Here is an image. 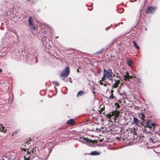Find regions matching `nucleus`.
<instances>
[{
  "label": "nucleus",
  "instance_id": "obj_1",
  "mask_svg": "<svg viewBox=\"0 0 160 160\" xmlns=\"http://www.w3.org/2000/svg\"><path fill=\"white\" fill-rule=\"evenodd\" d=\"M79 141L82 142L83 144H86L88 145L91 146L94 145V141L89 139H87L86 138H80Z\"/></svg>",
  "mask_w": 160,
  "mask_h": 160
},
{
  "label": "nucleus",
  "instance_id": "obj_2",
  "mask_svg": "<svg viewBox=\"0 0 160 160\" xmlns=\"http://www.w3.org/2000/svg\"><path fill=\"white\" fill-rule=\"evenodd\" d=\"M69 67L68 66H67L65 68L64 70L61 73L60 78L62 80H64L65 78L67 77L69 75Z\"/></svg>",
  "mask_w": 160,
  "mask_h": 160
},
{
  "label": "nucleus",
  "instance_id": "obj_3",
  "mask_svg": "<svg viewBox=\"0 0 160 160\" xmlns=\"http://www.w3.org/2000/svg\"><path fill=\"white\" fill-rule=\"evenodd\" d=\"M124 78V82L125 83L126 85L128 87H129L130 86V83L129 79H130V76L129 75V72H126L123 75Z\"/></svg>",
  "mask_w": 160,
  "mask_h": 160
},
{
  "label": "nucleus",
  "instance_id": "obj_4",
  "mask_svg": "<svg viewBox=\"0 0 160 160\" xmlns=\"http://www.w3.org/2000/svg\"><path fill=\"white\" fill-rule=\"evenodd\" d=\"M158 125L155 123H152L151 121L148 120L147 122V127L150 128L152 129L153 130L155 131V128Z\"/></svg>",
  "mask_w": 160,
  "mask_h": 160
},
{
  "label": "nucleus",
  "instance_id": "obj_5",
  "mask_svg": "<svg viewBox=\"0 0 160 160\" xmlns=\"http://www.w3.org/2000/svg\"><path fill=\"white\" fill-rule=\"evenodd\" d=\"M156 7L149 6L148 7L145 11V12L147 14H153L155 12V10L156 9Z\"/></svg>",
  "mask_w": 160,
  "mask_h": 160
},
{
  "label": "nucleus",
  "instance_id": "obj_6",
  "mask_svg": "<svg viewBox=\"0 0 160 160\" xmlns=\"http://www.w3.org/2000/svg\"><path fill=\"white\" fill-rule=\"evenodd\" d=\"M131 139L132 138L134 140H136L138 137V135L134 128L131 129Z\"/></svg>",
  "mask_w": 160,
  "mask_h": 160
},
{
  "label": "nucleus",
  "instance_id": "obj_7",
  "mask_svg": "<svg viewBox=\"0 0 160 160\" xmlns=\"http://www.w3.org/2000/svg\"><path fill=\"white\" fill-rule=\"evenodd\" d=\"M115 82L113 84L112 87H113L114 88H117L119 84L120 83V80H116V79L115 80Z\"/></svg>",
  "mask_w": 160,
  "mask_h": 160
},
{
  "label": "nucleus",
  "instance_id": "obj_8",
  "mask_svg": "<svg viewBox=\"0 0 160 160\" xmlns=\"http://www.w3.org/2000/svg\"><path fill=\"white\" fill-rule=\"evenodd\" d=\"M139 117L142 120L141 121V123L142 124L144 121V119L145 118V115L141 113V114L139 115Z\"/></svg>",
  "mask_w": 160,
  "mask_h": 160
},
{
  "label": "nucleus",
  "instance_id": "obj_9",
  "mask_svg": "<svg viewBox=\"0 0 160 160\" xmlns=\"http://www.w3.org/2000/svg\"><path fill=\"white\" fill-rule=\"evenodd\" d=\"M124 140H125V146H128L129 145L130 143V139H128V138H127L126 139H124Z\"/></svg>",
  "mask_w": 160,
  "mask_h": 160
},
{
  "label": "nucleus",
  "instance_id": "obj_10",
  "mask_svg": "<svg viewBox=\"0 0 160 160\" xmlns=\"http://www.w3.org/2000/svg\"><path fill=\"white\" fill-rule=\"evenodd\" d=\"M67 123L68 124L73 125L74 124V119H71L68 120Z\"/></svg>",
  "mask_w": 160,
  "mask_h": 160
},
{
  "label": "nucleus",
  "instance_id": "obj_11",
  "mask_svg": "<svg viewBox=\"0 0 160 160\" xmlns=\"http://www.w3.org/2000/svg\"><path fill=\"white\" fill-rule=\"evenodd\" d=\"M131 69L133 71H135V68H134V62L132 60H131Z\"/></svg>",
  "mask_w": 160,
  "mask_h": 160
},
{
  "label": "nucleus",
  "instance_id": "obj_12",
  "mask_svg": "<svg viewBox=\"0 0 160 160\" xmlns=\"http://www.w3.org/2000/svg\"><path fill=\"white\" fill-rule=\"evenodd\" d=\"M90 154L92 156L98 155L100 154V153L97 151H94L91 152Z\"/></svg>",
  "mask_w": 160,
  "mask_h": 160
},
{
  "label": "nucleus",
  "instance_id": "obj_13",
  "mask_svg": "<svg viewBox=\"0 0 160 160\" xmlns=\"http://www.w3.org/2000/svg\"><path fill=\"white\" fill-rule=\"evenodd\" d=\"M28 24H33V19L31 16H30L28 18Z\"/></svg>",
  "mask_w": 160,
  "mask_h": 160
},
{
  "label": "nucleus",
  "instance_id": "obj_14",
  "mask_svg": "<svg viewBox=\"0 0 160 160\" xmlns=\"http://www.w3.org/2000/svg\"><path fill=\"white\" fill-rule=\"evenodd\" d=\"M132 43L133 44V46H134L137 49H138L140 48V47L138 45L135 41H132Z\"/></svg>",
  "mask_w": 160,
  "mask_h": 160
},
{
  "label": "nucleus",
  "instance_id": "obj_15",
  "mask_svg": "<svg viewBox=\"0 0 160 160\" xmlns=\"http://www.w3.org/2000/svg\"><path fill=\"white\" fill-rule=\"evenodd\" d=\"M104 74L105 75L106 78H108L109 77H110L111 76H112V73H107V72H104Z\"/></svg>",
  "mask_w": 160,
  "mask_h": 160
},
{
  "label": "nucleus",
  "instance_id": "obj_16",
  "mask_svg": "<svg viewBox=\"0 0 160 160\" xmlns=\"http://www.w3.org/2000/svg\"><path fill=\"white\" fill-rule=\"evenodd\" d=\"M29 26L30 27V28L33 31H34L36 29V27L33 24H29Z\"/></svg>",
  "mask_w": 160,
  "mask_h": 160
},
{
  "label": "nucleus",
  "instance_id": "obj_17",
  "mask_svg": "<svg viewBox=\"0 0 160 160\" xmlns=\"http://www.w3.org/2000/svg\"><path fill=\"white\" fill-rule=\"evenodd\" d=\"M133 119L134 122L136 123V125H138L139 123V121L138 120V119L135 117L133 118Z\"/></svg>",
  "mask_w": 160,
  "mask_h": 160
},
{
  "label": "nucleus",
  "instance_id": "obj_18",
  "mask_svg": "<svg viewBox=\"0 0 160 160\" xmlns=\"http://www.w3.org/2000/svg\"><path fill=\"white\" fill-rule=\"evenodd\" d=\"M83 91H80L78 92L77 94V96L79 97L82 96V95H83Z\"/></svg>",
  "mask_w": 160,
  "mask_h": 160
},
{
  "label": "nucleus",
  "instance_id": "obj_19",
  "mask_svg": "<svg viewBox=\"0 0 160 160\" xmlns=\"http://www.w3.org/2000/svg\"><path fill=\"white\" fill-rule=\"evenodd\" d=\"M104 72H107V73H112V74H113V73L112 72V70L110 69H109L108 70H106L105 69H104Z\"/></svg>",
  "mask_w": 160,
  "mask_h": 160
},
{
  "label": "nucleus",
  "instance_id": "obj_20",
  "mask_svg": "<svg viewBox=\"0 0 160 160\" xmlns=\"http://www.w3.org/2000/svg\"><path fill=\"white\" fill-rule=\"evenodd\" d=\"M0 126L1 127H0V131L1 132L3 131L4 132H6V130H5V131H4V127H3L2 124L0 125Z\"/></svg>",
  "mask_w": 160,
  "mask_h": 160
},
{
  "label": "nucleus",
  "instance_id": "obj_21",
  "mask_svg": "<svg viewBox=\"0 0 160 160\" xmlns=\"http://www.w3.org/2000/svg\"><path fill=\"white\" fill-rule=\"evenodd\" d=\"M149 142L152 143H155L156 142V141H154L151 137L149 138Z\"/></svg>",
  "mask_w": 160,
  "mask_h": 160
},
{
  "label": "nucleus",
  "instance_id": "obj_22",
  "mask_svg": "<svg viewBox=\"0 0 160 160\" xmlns=\"http://www.w3.org/2000/svg\"><path fill=\"white\" fill-rule=\"evenodd\" d=\"M97 116L95 115V114H92L91 115V117L92 118L95 119L96 120H97V119L96 118V117Z\"/></svg>",
  "mask_w": 160,
  "mask_h": 160
},
{
  "label": "nucleus",
  "instance_id": "obj_23",
  "mask_svg": "<svg viewBox=\"0 0 160 160\" xmlns=\"http://www.w3.org/2000/svg\"><path fill=\"white\" fill-rule=\"evenodd\" d=\"M114 98V96L113 94L112 93L111 94V95L109 96V98L110 99H112Z\"/></svg>",
  "mask_w": 160,
  "mask_h": 160
},
{
  "label": "nucleus",
  "instance_id": "obj_24",
  "mask_svg": "<svg viewBox=\"0 0 160 160\" xmlns=\"http://www.w3.org/2000/svg\"><path fill=\"white\" fill-rule=\"evenodd\" d=\"M108 78H109V79L111 81V82H113V80L112 79V76H111L110 77Z\"/></svg>",
  "mask_w": 160,
  "mask_h": 160
},
{
  "label": "nucleus",
  "instance_id": "obj_25",
  "mask_svg": "<svg viewBox=\"0 0 160 160\" xmlns=\"http://www.w3.org/2000/svg\"><path fill=\"white\" fill-rule=\"evenodd\" d=\"M103 51V49L102 48L101 50L97 52H96L97 53H101Z\"/></svg>",
  "mask_w": 160,
  "mask_h": 160
},
{
  "label": "nucleus",
  "instance_id": "obj_26",
  "mask_svg": "<svg viewBox=\"0 0 160 160\" xmlns=\"http://www.w3.org/2000/svg\"><path fill=\"white\" fill-rule=\"evenodd\" d=\"M127 64L130 67V59H128Z\"/></svg>",
  "mask_w": 160,
  "mask_h": 160
},
{
  "label": "nucleus",
  "instance_id": "obj_27",
  "mask_svg": "<svg viewBox=\"0 0 160 160\" xmlns=\"http://www.w3.org/2000/svg\"><path fill=\"white\" fill-rule=\"evenodd\" d=\"M137 80L140 83H142L141 79L140 78H137Z\"/></svg>",
  "mask_w": 160,
  "mask_h": 160
},
{
  "label": "nucleus",
  "instance_id": "obj_28",
  "mask_svg": "<svg viewBox=\"0 0 160 160\" xmlns=\"http://www.w3.org/2000/svg\"><path fill=\"white\" fill-rule=\"evenodd\" d=\"M105 78H106L105 75L103 74V76L102 77V79L103 80L105 79Z\"/></svg>",
  "mask_w": 160,
  "mask_h": 160
},
{
  "label": "nucleus",
  "instance_id": "obj_29",
  "mask_svg": "<svg viewBox=\"0 0 160 160\" xmlns=\"http://www.w3.org/2000/svg\"><path fill=\"white\" fill-rule=\"evenodd\" d=\"M113 119H114V121H116L117 120V117L115 116H114L113 118Z\"/></svg>",
  "mask_w": 160,
  "mask_h": 160
},
{
  "label": "nucleus",
  "instance_id": "obj_30",
  "mask_svg": "<svg viewBox=\"0 0 160 160\" xmlns=\"http://www.w3.org/2000/svg\"><path fill=\"white\" fill-rule=\"evenodd\" d=\"M130 78H131V79H132L133 78H134V80L136 79V78L135 77H133V76H131Z\"/></svg>",
  "mask_w": 160,
  "mask_h": 160
},
{
  "label": "nucleus",
  "instance_id": "obj_31",
  "mask_svg": "<svg viewBox=\"0 0 160 160\" xmlns=\"http://www.w3.org/2000/svg\"><path fill=\"white\" fill-rule=\"evenodd\" d=\"M54 82L55 83V85L56 86H59V83L58 82H56L55 81H54Z\"/></svg>",
  "mask_w": 160,
  "mask_h": 160
},
{
  "label": "nucleus",
  "instance_id": "obj_32",
  "mask_svg": "<svg viewBox=\"0 0 160 160\" xmlns=\"http://www.w3.org/2000/svg\"><path fill=\"white\" fill-rule=\"evenodd\" d=\"M100 83L101 85H102L103 84V82H102V80L100 81Z\"/></svg>",
  "mask_w": 160,
  "mask_h": 160
},
{
  "label": "nucleus",
  "instance_id": "obj_33",
  "mask_svg": "<svg viewBox=\"0 0 160 160\" xmlns=\"http://www.w3.org/2000/svg\"><path fill=\"white\" fill-rule=\"evenodd\" d=\"M24 159L23 160H28V159L27 158L26 156H24Z\"/></svg>",
  "mask_w": 160,
  "mask_h": 160
},
{
  "label": "nucleus",
  "instance_id": "obj_34",
  "mask_svg": "<svg viewBox=\"0 0 160 160\" xmlns=\"http://www.w3.org/2000/svg\"><path fill=\"white\" fill-rule=\"evenodd\" d=\"M134 106H132L131 107V108L132 109L133 108H134Z\"/></svg>",
  "mask_w": 160,
  "mask_h": 160
},
{
  "label": "nucleus",
  "instance_id": "obj_35",
  "mask_svg": "<svg viewBox=\"0 0 160 160\" xmlns=\"http://www.w3.org/2000/svg\"><path fill=\"white\" fill-rule=\"evenodd\" d=\"M2 71V70L0 68V72H1Z\"/></svg>",
  "mask_w": 160,
  "mask_h": 160
},
{
  "label": "nucleus",
  "instance_id": "obj_36",
  "mask_svg": "<svg viewBox=\"0 0 160 160\" xmlns=\"http://www.w3.org/2000/svg\"><path fill=\"white\" fill-rule=\"evenodd\" d=\"M15 159H9L8 160H14Z\"/></svg>",
  "mask_w": 160,
  "mask_h": 160
},
{
  "label": "nucleus",
  "instance_id": "obj_37",
  "mask_svg": "<svg viewBox=\"0 0 160 160\" xmlns=\"http://www.w3.org/2000/svg\"><path fill=\"white\" fill-rule=\"evenodd\" d=\"M77 72H79V69H78V68L77 69Z\"/></svg>",
  "mask_w": 160,
  "mask_h": 160
},
{
  "label": "nucleus",
  "instance_id": "obj_38",
  "mask_svg": "<svg viewBox=\"0 0 160 160\" xmlns=\"http://www.w3.org/2000/svg\"><path fill=\"white\" fill-rule=\"evenodd\" d=\"M30 153V152H29L28 151L27 152V154H29Z\"/></svg>",
  "mask_w": 160,
  "mask_h": 160
},
{
  "label": "nucleus",
  "instance_id": "obj_39",
  "mask_svg": "<svg viewBox=\"0 0 160 160\" xmlns=\"http://www.w3.org/2000/svg\"><path fill=\"white\" fill-rule=\"evenodd\" d=\"M108 29H109V28H105V29H106V30H107Z\"/></svg>",
  "mask_w": 160,
  "mask_h": 160
},
{
  "label": "nucleus",
  "instance_id": "obj_40",
  "mask_svg": "<svg viewBox=\"0 0 160 160\" xmlns=\"http://www.w3.org/2000/svg\"><path fill=\"white\" fill-rule=\"evenodd\" d=\"M103 85H104V86H106V84H103Z\"/></svg>",
  "mask_w": 160,
  "mask_h": 160
},
{
  "label": "nucleus",
  "instance_id": "obj_41",
  "mask_svg": "<svg viewBox=\"0 0 160 160\" xmlns=\"http://www.w3.org/2000/svg\"><path fill=\"white\" fill-rule=\"evenodd\" d=\"M112 75H113L114 76H115V75L114 74H113Z\"/></svg>",
  "mask_w": 160,
  "mask_h": 160
},
{
  "label": "nucleus",
  "instance_id": "obj_42",
  "mask_svg": "<svg viewBox=\"0 0 160 160\" xmlns=\"http://www.w3.org/2000/svg\"><path fill=\"white\" fill-rule=\"evenodd\" d=\"M33 150H34V149H33V150H32V152H34Z\"/></svg>",
  "mask_w": 160,
  "mask_h": 160
},
{
  "label": "nucleus",
  "instance_id": "obj_43",
  "mask_svg": "<svg viewBox=\"0 0 160 160\" xmlns=\"http://www.w3.org/2000/svg\"><path fill=\"white\" fill-rule=\"evenodd\" d=\"M37 61H38V60H36V62H37Z\"/></svg>",
  "mask_w": 160,
  "mask_h": 160
},
{
  "label": "nucleus",
  "instance_id": "obj_44",
  "mask_svg": "<svg viewBox=\"0 0 160 160\" xmlns=\"http://www.w3.org/2000/svg\"><path fill=\"white\" fill-rule=\"evenodd\" d=\"M113 91L112 90H111V92H112Z\"/></svg>",
  "mask_w": 160,
  "mask_h": 160
},
{
  "label": "nucleus",
  "instance_id": "obj_45",
  "mask_svg": "<svg viewBox=\"0 0 160 160\" xmlns=\"http://www.w3.org/2000/svg\"><path fill=\"white\" fill-rule=\"evenodd\" d=\"M27 1H29V0H27Z\"/></svg>",
  "mask_w": 160,
  "mask_h": 160
},
{
  "label": "nucleus",
  "instance_id": "obj_46",
  "mask_svg": "<svg viewBox=\"0 0 160 160\" xmlns=\"http://www.w3.org/2000/svg\"><path fill=\"white\" fill-rule=\"evenodd\" d=\"M120 23H122V22H120Z\"/></svg>",
  "mask_w": 160,
  "mask_h": 160
},
{
  "label": "nucleus",
  "instance_id": "obj_47",
  "mask_svg": "<svg viewBox=\"0 0 160 160\" xmlns=\"http://www.w3.org/2000/svg\"><path fill=\"white\" fill-rule=\"evenodd\" d=\"M58 38V37H56V38Z\"/></svg>",
  "mask_w": 160,
  "mask_h": 160
}]
</instances>
